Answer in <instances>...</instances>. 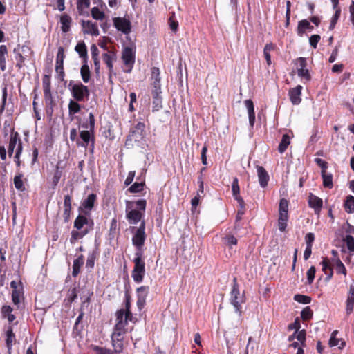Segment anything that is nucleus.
I'll use <instances>...</instances> for the list:
<instances>
[{
    "label": "nucleus",
    "instance_id": "64",
    "mask_svg": "<svg viewBox=\"0 0 354 354\" xmlns=\"http://www.w3.org/2000/svg\"><path fill=\"white\" fill-rule=\"evenodd\" d=\"M224 241L225 243L229 247H231L232 245H236L238 242L236 238L231 234L227 235L224 238Z\"/></svg>",
    "mask_w": 354,
    "mask_h": 354
},
{
    "label": "nucleus",
    "instance_id": "4",
    "mask_svg": "<svg viewBox=\"0 0 354 354\" xmlns=\"http://www.w3.org/2000/svg\"><path fill=\"white\" fill-rule=\"evenodd\" d=\"M143 253L136 252L133 260L134 266L131 272V277L135 282L141 283L145 274V263L142 258Z\"/></svg>",
    "mask_w": 354,
    "mask_h": 354
},
{
    "label": "nucleus",
    "instance_id": "1",
    "mask_svg": "<svg viewBox=\"0 0 354 354\" xmlns=\"http://www.w3.org/2000/svg\"><path fill=\"white\" fill-rule=\"evenodd\" d=\"M146 207L145 199H139L136 201H127L125 212L129 223L136 225L140 221L142 222Z\"/></svg>",
    "mask_w": 354,
    "mask_h": 354
},
{
    "label": "nucleus",
    "instance_id": "36",
    "mask_svg": "<svg viewBox=\"0 0 354 354\" xmlns=\"http://www.w3.org/2000/svg\"><path fill=\"white\" fill-rule=\"evenodd\" d=\"M276 48V44L272 42H270L269 44H267L263 48V56L268 66H270L272 64L270 52L274 50Z\"/></svg>",
    "mask_w": 354,
    "mask_h": 354
},
{
    "label": "nucleus",
    "instance_id": "39",
    "mask_svg": "<svg viewBox=\"0 0 354 354\" xmlns=\"http://www.w3.org/2000/svg\"><path fill=\"white\" fill-rule=\"evenodd\" d=\"M20 286L19 290H12V301L13 304L16 306H18L20 303V298L23 296L24 290L23 286L21 281L19 282Z\"/></svg>",
    "mask_w": 354,
    "mask_h": 354
},
{
    "label": "nucleus",
    "instance_id": "51",
    "mask_svg": "<svg viewBox=\"0 0 354 354\" xmlns=\"http://www.w3.org/2000/svg\"><path fill=\"white\" fill-rule=\"evenodd\" d=\"M44 96L45 100V103L47 106H50L53 109V106L55 105V102L53 100V97L51 93L50 90L44 91Z\"/></svg>",
    "mask_w": 354,
    "mask_h": 354
},
{
    "label": "nucleus",
    "instance_id": "32",
    "mask_svg": "<svg viewBox=\"0 0 354 354\" xmlns=\"http://www.w3.org/2000/svg\"><path fill=\"white\" fill-rule=\"evenodd\" d=\"M8 48L6 45L0 46V69L5 71L6 69V58L8 57Z\"/></svg>",
    "mask_w": 354,
    "mask_h": 354
},
{
    "label": "nucleus",
    "instance_id": "14",
    "mask_svg": "<svg viewBox=\"0 0 354 354\" xmlns=\"http://www.w3.org/2000/svg\"><path fill=\"white\" fill-rule=\"evenodd\" d=\"M149 292V287L142 286L137 288V306L139 309H142L146 303V299Z\"/></svg>",
    "mask_w": 354,
    "mask_h": 354
},
{
    "label": "nucleus",
    "instance_id": "46",
    "mask_svg": "<svg viewBox=\"0 0 354 354\" xmlns=\"http://www.w3.org/2000/svg\"><path fill=\"white\" fill-rule=\"evenodd\" d=\"M84 313L82 311V309H80V314L78 317H77L74 326H73V331L76 332L77 334H79L82 330L83 329V326L80 325V322H82L83 317H84Z\"/></svg>",
    "mask_w": 354,
    "mask_h": 354
},
{
    "label": "nucleus",
    "instance_id": "33",
    "mask_svg": "<svg viewBox=\"0 0 354 354\" xmlns=\"http://www.w3.org/2000/svg\"><path fill=\"white\" fill-rule=\"evenodd\" d=\"M88 223L89 221L85 216L78 215L74 221V227L80 230L84 227V225H88ZM90 223V227H92L93 225V221H91Z\"/></svg>",
    "mask_w": 354,
    "mask_h": 354
},
{
    "label": "nucleus",
    "instance_id": "21",
    "mask_svg": "<svg viewBox=\"0 0 354 354\" xmlns=\"http://www.w3.org/2000/svg\"><path fill=\"white\" fill-rule=\"evenodd\" d=\"M313 28V26L310 24L308 20L302 19L298 22L297 33L299 36L302 37L306 30L311 31Z\"/></svg>",
    "mask_w": 354,
    "mask_h": 354
},
{
    "label": "nucleus",
    "instance_id": "12",
    "mask_svg": "<svg viewBox=\"0 0 354 354\" xmlns=\"http://www.w3.org/2000/svg\"><path fill=\"white\" fill-rule=\"evenodd\" d=\"M308 203L309 207L314 209L315 214L319 215L323 206L322 199L313 193H310L308 197Z\"/></svg>",
    "mask_w": 354,
    "mask_h": 354
},
{
    "label": "nucleus",
    "instance_id": "42",
    "mask_svg": "<svg viewBox=\"0 0 354 354\" xmlns=\"http://www.w3.org/2000/svg\"><path fill=\"white\" fill-rule=\"evenodd\" d=\"M91 0H77V9L80 15L84 14V10L89 8Z\"/></svg>",
    "mask_w": 354,
    "mask_h": 354
},
{
    "label": "nucleus",
    "instance_id": "20",
    "mask_svg": "<svg viewBox=\"0 0 354 354\" xmlns=\"http://www.w3.org/2000/svg\"><path fill=\"white\" fill-rule=\"evenodd\" d=\"M257 175L259 184L262 187H266L269 181V175L267 171L262 166H257Z\"/></svg>",
    "mask_w": 354,
    "mask_h": 354
},
{
    "label": "nucleus",
    "instance_id": "37",
    "mask_svg": "<svg viewBox=\"0 0 354 354\" xmlns=\"http://www.w3.org/2000/svg\"><path fill=\"white\" fill-rule=\"evenodd\" d=\"M92 230V227L86 228L82 231L73 230L71 232V236L70 238V242L71 244H74L77 240L83 238L86 234H87L90 230Z\"/></svg>",
    "mask_w": 354,
    "mask_h": 354
},
{
    "label": "nucleus",
    "instance_id": "22",
    "mask_svg": "<svg viewBox=\"0 0 354 354\" xmlns=\"http://www.w3.org/2000/svg\"><path fill=\"white\" fill-rule=\"evenodd\" d=\"M161 93V90L156 91V89H153L152 91V97H153V109L152 111H158L162 109V97L160 95Z\"/></svg>",
    "mask_w": 354,
    "mask_h": 354
},
{
    "label": "nucleus",
    "instance_id": "11",
    "mask_svg": "<svg viewBox=\"0 0 354 354\" xmlns=\"http://www.w3.org/2000/svg\"><path fill=\"white\" fill-rule=\"evenodd\" d=\"M113 21L114 26L124 34L131 32V25L129 20L122 17H114Z\"/></svg>",
    "mask_w": 354,
    "mask_h": 354
},
{
    "label": "nucleus",
    "instance_id": "38",
    "mask_svg": "<svg viewBox=\"0 0 354 354\" xmlns=\"http://www.w3.org/2000/svg\"><path fill=\"white\" fill-rule=\"evenodd\" d=\"M321 176L323 180V186L328 189L333 188V174L327 171H321Z\"/></svg>",
    "mask_w": 354,
    "mask_h": 354
},
{
    "label": "nucleus",
    "instance_id": "41",
    "mask_svg": "<svg viewBox=\"0 0 354 354\" xmlns=\"http://www.w3.org/2000/svg\"><path fill=\"white\" fill-rule=\"evenodd\" d=\"M290 143V138L289 135L287 133L283 134L282 136V139H281V140L279 145V147H278V150H279V153H284L286 151Z\"/></svg>",
    "mask_w": 354,
    "mask_h": 354
},
{
    "label": "nucleus",
    "instance_id": "35",
    "mask_svg": "<svg viewBox=\"0 0 354 354\" xmlns=\"http://www.w3.org/2000/svg\"><path fill=\"white\" fill-rule=\"evenodd\" d=\"M333 266L335 267L337 274H342L345 277L347 274V270L344 263L339 258L331 259Z\"/></svg>",
    "mask_w": 354,
    "mask_h": 354
},
{
    "label": "nucleus",
    "instance_id": "28",
    "mask_svg": "<svg viewBox=\"0 0 354 354\" xmlns=\"http://www.w3.org/2000/svg\"><path fill=\"white\" fill-rule=\"evenodd\" d=\"M122 313V319L123 322H125L126 324H128L129 322H131L133 324H136L138 321V319L134 317L131 311V310H124L123 309L118 310L115 313V317H118V313L120 312Z\"/></svg>",
    "mask_w": 354,
    "mask_h": 354
},
{
    "label": "nucleus",
    "instance_id": "58",
    "mask_svg": "<svg viewBox=\"0 0 354 354\" xmlns=\"http://www.w3.org/2000/svg\"><path fill=\"white\" fill-rule=\"evenodd\" d=\"M9 132L11 133H15V128L12 121L6 120L3 123V133L5 136H6Z\"/></svg>",
    "mask_w": 354,
    "mask_h": 354
},
{
    "label": "nucleus",
    "instance_id": "5",
    "mask_svg": "<svg viewBox=\"0 0 354 354\" xmlns=\"http://www.w3.org/2000/svg\"><path fill=\"white\" fill-rule=\"evenodd\" d=\"M69 86H71V92L73 97L77 102H84L88 100L90 92L88 86L84 85L81 82L78 84H73L70 82Z\"/></svg>",
    "mask_w": 354,
    "mask_h": 354
},
{
    "label": "nucleus",
    "instance_id": "26",
    "mask_svg": "<svg viewBox=\"0 0 354 354\" xmlns=\"http://www.w3.org/2000/svg\"><path fill=\"white\" fill-rule=\"evenodd\" d=\"M61 30L63 32L66 33L71 29L72 18L66 13H64L60 17Z\"/></svg>",
    "mask_w": 354,
    "mask_h": 354
},
{
    "label": "nucleus",
    "instance_id": "31",
    "mask_svg": "<svg viewBox=\"0 0 354 354\" xmlns=\"http://www.w3.org/2000/svg\"><path fill=\"white\" fill-rule=\"evenodd\" d=\"M84 257L82 254L73 261L72 275L77 277L80 272V268L84 265Z\"/></svg>",
    "mask_w": 354,
    "mask_h": 354
},
{
    "label": "nucleus",
    "instance_id": "13",
    "mask_svg": "<svg viewBox=\"0 0 354 354\" xmlns=\"http://www.w3.org/2000/svg\"><path fill=\"white\" fill-rule=\"evenodd\" d=\"M102 60L109 68V78L111 81L113 73V62L116 60V55L113 51H109L102 54Z\"/></svg>",
    "mask_w": 354,
    "mask_h": 354
},
{
    "label": "nucleus",
    "instance_id": "18",
    "mask_svg": "<svg viewBox=\"0 0 354 354\" xmlns=\"http://www.w3.org/2000/svg\"><path fill=\"white\" fill-rule=\"evenodd\" d=\"M354 308V285L349 286L348 291L347 293V298L346 301V311L348 315H350Z\"/></svg>",
    "mask_w": 354,
    "mask_h": 354
},
{
    "label": "nucleus",
    "instance_id": "63",
    "mask_svg": "<svg viewBox=\"0 0 354 354\" xmlns=\"http://www.w3.org/2000/svg\"><path fill=\"white\" fill-rule=\"evenodd\" d=\"M306 330L304 329L297 331L296 333V339L300 342L302 346H306Z\"/></svg>",
    "mask_w": 354,
    "mask_h": 354
},
{
    "label": "nucleus",
    "instance_id": "60",
    "mask_svg": "<svg viewBox=\"0 0 354 354\" xmlns=\"http://www.w3.org/2000/svg\"><path fill=\"white\" fill-rule=\"evenodd\" d=\"M232 192L233 197H236L240 195V187L239 185V180L236 177L233 178L232 183Z\"/></svg>",
    "mask_w": 354,
    "mask_h": 354
},
{
    "label": "nucleus",
    "instance_id": "2",
    "mask_svg": "<svg viewBox=\"0 0 354 354\" xmlns=\"http://www.w3.org/2000/svg\"><path fill=\"white\" fill-rule=\"evenodd\" d=\"M131 232H133L132 244L136 248V252L143 253V246L147 239L145 221H142L138 227H132Z\"/></svg>",
    "mask_w": 354,
    "mask_h": 354
},
{
    "label": "nucleus",
    "instance_id": "50",
    "mask_svg": "<svg viewBox=\"0 0 354 354\" xmlns=\"http://www.w3.org/2000/svg\"><path fill=\"white\" fill-rule=\"evenodd\" d=\"M23 174H19L16 175L14 178V185L15 188L17 190L24 191L25 189V187L22 180Z\"/></svg>",
    "mask_w": 354,
    "mask_h": 354
},
{
    "label": "nucleus",
    "instance_id": "34",
    "mask_svg": "<svg viewBox=\"0 0 354 354\" xmlns=\"http://www.w3.org/2000/svg\"><path fill=\"white\" fill-rule=\"evenodd\" d=\"M75 50L78 53L80 57L82 58L85 62H86L88 55H87V47L85 43L82 41L77 43L75 47Z\"/></svg>",
    "mask_w": 354,
    "mask_h": 354
},
{
    "label": "nucleus",
    "instance_id": "19",
    "mask_svg": "<svg viewBox=\"0 0 354 354\" xmlns=\"http://www.w3.org/2000/svg\"><path fill=\"white\" fill-rule=\"evenodd\" d=\"M111 346L113 348V350L118 354H120L121 353H122L124 348V337H117L111 335Z\"/></svg>",
    "mask_w": 354,
    "mask_h": 354
},
{
    "label": "nucleus",
    "instance_id": "62",
    "mask_svg": "<svg viewBox=\"0 0 354 354\" xmlns=\"http://www.w3.org/2000/svg\"><path fill=\"white\" fill-rule=\"evenodd\" d=\"M55 72L57 74V78L62 82L64 81L65 77L64 65L55 64Z\"/></svg>",
    "mask_w": 354,
    "mask_h": 354
},
{
    "label": "nucleus",
    "instance_id": "8",
    "mask_svg": "<svg viewBox=\"0 0 354 354\" xmlns=\"http://www.w3.org/2000/svg\"><path fill=\"white\" fill-rule=\"evenodd\" d=\"M135 51L131 47H125L122 53V59L123 61L124 73H129L131 72L135 64Z\"/></svg>",
    "mask_w": 354,
    "mask_h": 354
},
{
    "label": "nucleus",
    "instance_id": "6",
    "mask_svg": "<svg viewBox=\"0 0 354 354\" xmlns=\"http://www.w3.org/2000/svg\"><path fill=\"white\" fill-rule=\"evenodd\" d=\"M144 122H138L135 127L131 130L126 141L127 145H133V143H139L145 138Z\"/></svg>",
    "mask_w": 354,
    "mask_h": 354
},
{
    "label": "nucleus",
    "instance_id": "53",
    "mask_svg": "<svg viewBox=\"0 0 354 354\" xmlns=\"http://www.w3.org/2000/svg\"><path fill=\"white\" fill-rule=\"evenodd\" d=\"M145 186V182H135L129 189L128 191L130 193H139L140 192L144 187Z\"/></svg>",
    "mask_w": 354,
    "mask_h": 354
},
{
    "label": "nucleus",
    "instance_id": "27",
    "mask_svg": "<svg viewBox=\"0 0 354 354\" xmlns=\"http://www.w3.org/2000/svg\"><path fill=\"white\" fill-rule=\"evenodd\" d=\"M77 292L78 290L77 287H73V288L68 290L67 296L64 300V303L66 307H71V304L77 298Z\"/></svg>",
    "mask_w": 354,
    "mask_h": 354
},
{
    "label": "nucleus",
    "instance_id": "40",
    "mask_svg": "<svg viewBox=\"0 0 354 354\" xmlns=\"http://www.w3.org/2000/svg\"><path fill=\"white\" fill-rule=\"evenodd\" d=\"M97 196L95 194H90L87 198L84 200L82 203V205L84 208L91 210L94 206V203L96 201Z\"/></svg>",
    "mask_w": 354,
    "mask_h": 354
},
{
    "label": "nucleus",
    "instance_id": "56",
    "mask_svg": "<svg viewBox=\"0 0 354 354\" xmlns=\"http://www.w3.org/2000/svg\"><path fill=\"white\" fill-rule=\"evenodd\" d=\"M294 300L300 304H308L311 301V297L307 295L297 294L294 296Z\"/></svg>",
    "mask_w": 354,
    "mask_h": 354
},
{
    "label": "nucleus",
    "instance_id": "10",
    "mask_svg": "<svg viewBox=\"0 0 354 354\" xmlns=\"http://www.w3.org/2000/svg\"><path fill=\"white\" fill-rule=\"evenodd\" d=\"M118 314V317H116V323L113 327L111 335L124 337L127 333V328H126L127 324H126L125 322H123L122 313L120 311Z\"/></svg>",
    "mask_w": 354,
    "mask_h": 354
},
{
    "label": "nucleus",
    "instance_id": "24",
    "mask_svg": "<svg viewBox=\"0 0 354 354\" xmlns=\"http://www.w3.org/2000/svg\"><path fill=\"white\" fill-rule=\"evenodd\" d=\"M19 140H21V138L18 132H15L10 134L8 149V153L10 157L12 156L14 149L17 145V143H19Z\"/></svg>",
    "mask_w": 354,
    "mask_h": 354
},
{
    "label": "nucleus",
    "instance_id": "7",
    "mask_svg": "<svg viewBox=\"0 0 354 354\" xmlns=\"http://www.w3.org/2000/svg\"><path fill=\"white\" fill-rule=\"evenodd\" d=\"M294 64L296 66L297 75L301 80L306 83L311 80V75L309 70L306 68L307 59L305 57H298L294 60Z\"/></svg>",
    "mask_w": 354,
    "mask_h": 354
},
{
    "label": "nucleus",
    "instance_id": "43",
    "mask_svg": "<svg viewBox=\"0 0 354 354\" xmlns=\"http://www.w3.org/2000/svg\"><path fill=\"white\" fill-rule=\"evenodd\" d=\"M80 75L84 83H88L91 79V71L88 66L84 64L80 68Z\"/></svg>",
    "mask_w": 354,
    "mask_h": 354
},
{
    "label": "nucleus",
    "instance_id": "48",
    "mask_svg": "<svg viewBox=\"0 0 354 354\" xmlns=\"http://www.w3.org/2000/svg\"><path fill=\"white\" fill-rule=\"evenodd\" d=\"M91 16L96 20H103L105 18V14L101 11L98 7H93L91 10Z\"/></svg>",
    "mask_w": 354,
    "mask_h": 354
},
{
    "label": "nucleus",
    "instance_id": "55",
    "mask_svg": "<svg viewBox=\"0 0 354 354\" xmlns=\"http://www.w3.org/2000/svg\"><path fill=\"white\" fill-rule=\"evenodd\" d=\"M65 59L64 48L62 46L58 48L55 64L64 65V60Z\"/></svg>",
    "mask_w": 354,
    "mask_h": 354
},
{
    "label": "nucleus",
    "instance_id": "57",
    "mask_svg": "<svg viewBox=\"0 0 354 354\" xmlns=\"http://www.w3.org/2000/svg\"><path fill=\"white\" fill-rule=\"evenodd\" d=\"M289 201L286 198H281L279 205V213H288Z\"/></svg>",
    "mask_w": 354,
    "mask_h": 354
},
{
    "label": "nucleus",
    "instance_id": "3",
    "mask_svg": "<svg viewBox=\"0 0 354 354\" xmlns=\"http://www.w3.org/2000/svg\"><path fill=\"white\" fill-rule=\"evenodd\" d=\"M230 304L234 306L235 312L241 316L242 307L241 304L245 302V297L244 295L240 296L239 286L236 277L233 279L232 283V290L230 292Z\"/></svg>",
    "mask_w": 354,
    "mask_h": 354
},
{
    "label": "nucleus",
    "instance_id": "47",
    "mask_svg": "<svg viewBox=\"0 0 354 354\" xmlns=\"http://www.w3.org/2000/svg\"><path fill=\"white\" fill-rule=\"evenodd\" d=\"M98 255L97 250H93L92 252L88 254L87 260H86V267L93 268L95 265V261Z\"/></svg>",
    "mask_w": 354,
    "mask_h": 354
},
{
    "label": "nucleus",
    "instance_id": "61",
    "mask_svg": "<svg viewBox=\"0 0 354 354\" xmlns=\"http://www.w3.org/2000/svg\"><path fill=\"white\" fill-rule=\"evenodd\" d=\"M316 269L315 266H311L307 271V281L309 285L312 284L315 277Z\"/></svg>",
    "mask_w": 354,
    "mask_h": 354
},
{
    "label": "nucleus",
    "instance_id": "52",
    "mask_svg": "<svg viewBox=\"0 0 354 354\" xmlns=\"http://www.w3.org/2000/svg\"><path fill=\"white\" fill-rule=\"evenodd\" d=\"M313 311L310 306L305 307L301 312V318L303 321H308L313 317Z\"/></svg>",
    "mask_w": 354,
    "mask_h": 354
},
{
    "label": "nucleus",
    "instance_id": "59",
    "mask_svg": "<svg viewBox=\"0 0 354 354\" xmlns=\"http://www.w3.org/2000/svg\"><path fill=\"white\" fill-rule=\"evenodd\" d=\"M61 177H62V171L59 170V167H57V168L53 174V178H52L53 188H55L57 186Z\"/></svg>",
    "mask_w": 354,
    "mask_h": 354
},
{
    "label": "nucleus",
    "instance_id": "29",
    "mask_svg": "<svg viewBox=\"0 0 354 354\" xmlns=\"http://www.w3.org/2000/svg\"><path fill=\"white\" fill-rule=\"evenodd\" d=\"M151 79L153 80L152 82L153 89H156V91L161 90L160 70L158 68L153 67L151 68Z\"/></svg>",
    "mask_w": 354,
    "mask_h": 354
},
{
    "label": "nucleus",
    "instance_id": "45",
    "mask_svg": "<svg viewBox=\"0 0 354 354\" xmlns=\"http://www.w3.org/2000/svg\"><path fill=\"white\" fill-rule=\"evenodd\" d=\"M81 106L77 101L71 100L68 104V112L70 115H74L80 111Z\"/></svg>",
    "mask_w": 354,
    "mask_h": 354
},
{
    "label": "nucleus",
    "instance_id": "23",
    "mask_svg": "<svg viewBox=\"0 0 354 354\" xmlns=\"http://www.w3.org/2000/svg\"><path fill=\"white\" fill-rule=\"evenodd\" d=\"M80 138L82 140V142H80L77 140V145L78 146H82V147H84L86 148L88 145V143H89L90 140H91L92 145L93 146V145H94V137H93L91 138V133H90L89 131L84 130V131H80Z\"/></svg>",
    "mask_w": 354,
    "mask_h": 354
},
{
    "label": "nucleus",
    "instance_id": "9",
    "mask_svg": "<svg viewBox=\"0 0 354 354\" xmlns=\"http://www.w3.org/2000/svg\"><path fill=\"white\" fill-rule=\"evenodd\" d=\"M73 190L74 187L71 185L70 192L65 194L64 197L63 218L65 223L68 222L71 217Z\"/></svg>",
    "mask_w": 354,
    "mask_h": 354
},
{
    "label": "nucleus",
    "instance_id": "44",
    "mask_svg": "<svg viewBox=\"0 0 354 354\" xmlns=\"http://www.w3.org/2000/svg\"><path fill=\"white\" fill-rule=\"evenodd\" d=\"M344 208L348 213L354 212V196L351 195L346 196L344 203Z\"/></svg>",
    "mask_w": 354,
    "mask_h": 354
},
{
    "label": "nucleus",
    "instance_id": "54",
    "mask_svg": "<svg viewBox=\"0 0 354 354\" xmlns=\"http://www.w3.org/2000/svg\"><path fill=\"white\" fill-rule=\"evenodd\" d=\"M350 253L354 252V238L351 235H346L343 239Z\"/></svg>",
    "mask_w": 354,
    "mask_h": 354
},
{
    "label": "nucleus",
    "instance_id": "17",
    "mask_svg": "<svg viewBox=\"0 0 354 354\" xmlns=\"http://www.w3.org/2000/svg\"><path fill=\"white\" fill-rule=\"evenodd\" d=\"M6 335V345L8 348V351L10 353L12 346L16 342V337L15 334L13 332L12 325H8L6 328V330L5 332Z\"/></svg>",
    "mask_w": 354,
    "mask_h": 354
},
{
    "label": "nucleus",
    "instance_id": "16",
    "mask_svg": "<svg viewBox=\"0 0 354 354\" xmlns=\"http://www.w3.org/2000/svg\"><path fill=\"white\" fill-rule=\"evenodd\" d=\"M303 87L301 85H297L295 88H290L288 91V95L290 97V100L294 105H297L301 102V91Z\"/></svg>",
    "mask_w": 354,
    "mask_h": 354
},
{
    "label": "nucleus",
    "instance_id": "30",
    "mask_svg": "<svg viewBox=\"0 0 354 354\" xmlns=\"http://www.w3.org/2000/svg\"><path fill=\"white\" fill-rule=\"evenodd\" d=\"M13 53H15V59L16 60V67L21 69L25 66V57L22 55L20 52V46L18 45L14 48Z\"/></svg>",
    "mask_w": 354,
    "mask_h": 354
},
{
    "label": "nucleus",
    "instance_id": "25",
    "mask_svg": "<svg viewBox=\"0 0 354 354\" xmlns=\"http://www.w3.org/2000/svg\"><path fill=\"white\" fill-rule=\"evenodd\" d=\"M244 103L248 109L250 125L253 127L255 122V111L254 103L252 100L250 99L245 100Z\"/></svg>",
    "mask_w": 354,
    "mask_h": 354
},
{
    "label": "nucleus",
    "instance_id": "15",
    "mask_svg": "<svg viewBox=\"0 0 354 354\" xmlns=\"http://www.w3.org/2000/svg\"><path fill=\"white\" fill-rule=\"evenodd\" d=\"M81 24L84 34L94 36H98L100 35L97 24L96 23H93L90 20H82Z\"/></svg>",
    "mask_w": 354,
    "mask_h": 354
},
{
    "label": "nucleus",
    "instance_id": "49",
    "mask_svg": "<svg viewBox=\"0 0 354 354\" xmlns=\"http://www.w3.org/2000/svg\"><path fill=\"white\" fill-rule=\"evenodd\" d=\"M333 9L335 10V12L330 20V26H329V29L330 30H332L335 28V25H336L337 21L339 20L340 15H341V8H333Z\"/></svg>",
    "mask_w": 354,
    "mask_h": 354
}]
</instances>
